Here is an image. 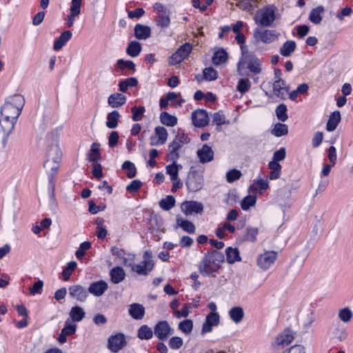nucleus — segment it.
I'll use <instances>...</instances> for the list:
<instances>
[{
	"mask_svg": "<svg viewBox=\"0 0 353 353\" xmlns=\"http://www.w3.org/2000/svg\"><path fill=\"white\" fill-rule=\"evenodd\" d=\"M181 228L185 232L192 234L195 232V226L192 222H176L174 228Z\"/></svg>",
	"mask_w": 353,
	"mask_h": 353,
	"instance_id": "nucleus-57",
	"label": "nucleus"
},
{
	"mask_svg": "<svg viewBox=\"0 0 353 353\" xmlns=\"http://www.w3.org/2000/svg\"><path fill=\"white\" fill-rule=\"evenodd\" d=\"M134 37L140 40H145L151 35V28L145 25L137 23L134 26Z\"/></svg>",
	"mask_w": 353,
	"mask_h": 353,
	"instance_id": "nucleus-25",
	"label": "nucleus"
},
{
	"mask_svg": "<svg viewBox=\"0 0 353 353\" xmlns=\"http://www.w3.org/2000/svg\"><path fill=\"white\" fill-rule=\"evenodd\" d=\"M250 87L251 83L248 79H241L238 82L236 90L241 92V94H244L250 90Z\"/></svg>",
	"mask_w": 353,
	"mask_h": 353,
	"instance_id": "nucleus-55",
	"label": "nucleus"
},
{
	"mask_svg": "<svg viewBox=\"0 0 353 353\" xmlns=\"http://www.w3.org/2000/svg\"><path fill=\"white\" fill-rule=\"evenodd\" d=\"M17 120L10 117H0V141L1 149H4L7 145L8 137L14 130Z\"/></svg>",
	"mask_w": 353,
	"mask_h": 353,
	"instance_id": "nucleus-7",
	"label": "nucleus"
},
{
	"mask_svg": "<svg viewBox=\"0 0 353 353\" xmlns=\"http://www.w3.org/2000/svg\"><path fill=\"white\" fill-rule=\"evenodd\" d=\"M127 97L125 95L115 92L111 94L108 98V103L112 108H117L123 105H124L126 102Z\"/></svg>",
	"mask_w": 353,
	"mask_h": 353,
	"instance_id": "nucleus-23",
	"label": "nucleus"
},
{
	"mask_svg": "<svg viewBox=\"0 0 353 353\" xmlns=\"http://www.w3.org/2000/svg\"><path fill=\"white\" fill-rule=\"evenodd\" d=\"M219 319L220 316L217 312H210L208 314L203 324L202 334L212 332L213 327L219 325Z\"/></svg>",
	"mask_w": 353,
	"mask_h": 353,
	"instance_id": "nucleus-18",
	"label": "nucleus"
},
{
	"mask_svg": "<svg viewBox=\"0 0 353 353\" xmlns=\"http://www.w3.org/2000/svg\"><path fill=\"white\" fill-rule=\"evenodd\" d=\"M72 34L70 30L63 32L59 37L54 41L53 48L57 51L61 50L71 39Z\"/></svg>",
	"mask_w": 353,
	"mask_h": 353,
	"instance_id": "nucleus-28",
	"label": "nucleus"
},
{
	"mask_svg": "<svg viewBox=\"0 0 353 353\" xmlns=\"http://www.w3.org/2000/svg\"><path fill=\"white\" fill-rule=\"evenodd\" d=\"M159 119L162 124L168 127H173L177 123V118L167 112H162L160 114Z\"/></svg>",
	"mask_w": 353,
	"mask_h": 353,
	"instance_id": "nucleus-36",
	"label": "nucleus"
},
{
	"mask_svg": "<svg viewBox=\"0 0 353 353\" xmlns=\"http://www.w3.org/2000/svg\"><path fill=\"white\" fill-rule=\"evenodd\" d=\"M324 12V8L322 6H319L313 8L309 15V19L314 24H319L322 20L321 14Z\"/></svg>",
	"mask_w": 353,
	"mask_h": 353,
	"instance_id": "nucleus-40",
	"label": "nucleus"
},
{
	"mask_svg": "<svg viewBox=\"0 0 353 353\" xmlns=\"http://www.w3.org/2000/svg\"><path fill=\"white\" fill-rule=\"evenodd\" d=\"M226 259L229 264H232L237 261H241L240 252L238 248L228 247L225 249Z\"/></svg>",
	"mask_w": 353,
	"mask_h": 353,
	"instance_id": "nucleus-33",
	"label": "nucleus"
},
{
	"mask_svg": "<svg viewBox=\"0 0 353 353\" xmlns=\"http://www.w3.org/2000/svg\"><path fill=\"white\" fill-rule=\"evenodd\" d=\"M77 325L67 319L65 321L64 327L61 330V333L58 336V341L60 343H64L67 341V336H72L75 334L77 331Z\"/></svg>",
	"mask_w": 353,
	"mask_h": 353,
	"instance_id": "nucleus-19",
	"label": "nucleus"
},
{
	"mask_svg": "<svg viewBox=\"0 0 353 353\" xmlns=\"http://www.w3.org/2000/svg\"><path fill=\"white\" fill-rule=\"evenodd\" d=\"M25 104L24 97L19 94H13L6 98L1 106L0 114L1 117H10L17 120Z\"/></svg>",
	"mask_w": 353,
	"mask_h": 353,
	"instance_id": "nucleus-2",
	"label": "nucleus"
},
{
	"mask_svg": "<svg viewBox=\"0 0 353 353\" xmlns=\"http://www.w3.org/2000/svg\"><path fill=\"white\" fill-rule=\"evenodd\" d=\"M100 143L94 142L91 145L90 150L87 153L88 159L92 164L99 163L102 157L100 152Z\"/></svg>",
	"mask_w": 353,
	"mask_h": 353,
	"instance_id": "nucleus-22",
	"label": "nucleus"
},
{
	"mask_svg": "<svg viewBox=\"0 0 353 353\" xmlns=\"http://www.w3.org/2000/svg\"><path fill=\"white\" fill-rule=\"evenodd\" d=\"M48 191L50 198L53 199L54 197V188H55V176L57 174H50L48 173Z\"/></svg>",
	"mask_w": 353,
	"mask_h": 353,
	"instance_id": "nucleus-58",
	"label": "nucleus"
},
{
	"mask_svg": "<svg viewBox=\"0 0 353 353\" xmlns=\"http://www.w3.org/2000/svg\"><path fill=\"white\" fill-rule=\"evenodd\" d=\"M126 340L124 334L118 332L114 335H111L108 339V347L114 352H118L122 350L126 345Z\"/></svg>",
	"mask_w": 353,
	"mask_h": 353,
	"instance_id": "nucleus-11",
	"label": "nucleus"
},
{
	"mask_svg": "<svg viewBox=\"0 0 353 353\" xmlns=\"http://www.w3.org/2000/svg\"><path fill=\"white\" fill-rule=\"evenodd\" d=\"M294 339V333L290 330H284L277 338L272 345V352H281L282 350L290 343L292 342Z\"/></svg>",
	"mask_w": 353,
	"mask_h": 353,
	"instance_id": "nucleus-10",
	"label": "nucleus"
},
{
	"mask_svg": "<svg viewBox=\"0 0 353 353\" xmlns=\"http://www.w3.org/2000/svg\"><path fill=\"white\" fill-rule=\"evenodd\" d=\"M275 114L279 121L285 122L288 119V108L284 103L279 104L275 109Z\"/></svg>",
	"mask_w": 353,
	"mask_h": 353,
	"instance_id": "nucleus-43",
	"label": "nucleus"
},
{
	"mask_svg": "<svg viewBox=\"0 0 353 353\" xmlns=\"http://www.w3.org/2000/svg\"><path fill=\"white\" fill-rule=\"evenodd\" d=\"M91 247V243L88 241L83 242L80 244L79 248L76 251L75 255L78 259H81L85 254V251Z\"/></svg>",
	"mask_w": 353,
	"mask_h": 353,
	"instance_id": "nucleus-60",
	"label": "nucleus"
},
{
	"mask_svg": "<svg viewBox=\"0 0 353 353\" xmlns=\"http://www.w3.org/2000/svg\"><path fill=\"white\" fill-rule=\"evenodd\" d=\"M143 183L139 179H134L126 186V191L130 193H136L141 188Z\"/></svg>",
	"mask_w": 353,
	"mask_h": 353,
	"instance_id": "nucleus-64",
	"label": "nucleus"
},
{
	"mask_svg": "<svg viewBox=\"0 0 353 353\" xmlns=\"http://www.w3.org/2000/svg\"><path fill=\"white\" fill-rule=\"evenodd\" d=\"M44 283L41 280H39L37 282H35L33 285L30 288L29 292L30 294L32 296H34L36 294H41L42 289L43 288Z\"/></svg>",
	"mask_w": 353,
	"mask_h": 353,
	"instance_id": "nucleus-62",
	"label": "nucleus"
},
{
	"mask_svg": "<svg viewBox=\"0 0 353 353\" xmlns=\"http://www.w3.org/2000/svg\"><path fill=\"white\" fill-rule=\"evenodd\" d=\"M179 328L183 332L188 334L191 332L193 329V322L190 319L183 320L179 323Z\"/></svg>",
	"mask_w": 353,
	"mask_h": 353,
	"instance_id": "nucleus-59",
	"label": "nucleus"
},
{
	"mask_svg": "<svg viewBox=\"0 0 353 353\" xmlns=\"http://www.w3.org/2000/svg\"><path fill=\"white\" fill-rule=\"evenodd\" d=\"M155 137H150V145H160L165 143L168 139V131L163 126H157L154 128Z\"/></svg>",
	"mask_w": 353,
	"mask_h": 353,
	"instance_id": "nucleus-16",
	"label": "nucleus"
},
{
	"mask_svg": "<svg viewBox=\"0 0 353 353\" xmlns=\"http://www.w3.org/2000/svg\"><path fill=\"white\" fill-rule=\"evenodd\" d=\"M228 54L225 50L221 48L216 50L212 56V63L216 65H219L227 61Z\"/></svg>",
	"mask_w": 353,
	"mask_h": 353,
	"instance_id": "nucleus-35",
	"label": "nucleus"
},
{
	"mask_svg": "<svg viewBox=\"0 0 353 353\" xmlns=\"http://www.w3.org/2000/svg\"><path fill=\"white\" fill-rule=\"evenodd\" d=\"M242 56L237 63V72L240 76L245 75V69L255 74L261 72V62L254 54H250L245 46H241Z\"/></svg>",
	"mask_w": 353,
	"mask_h": 353,
	"instance_id": "nucleus-3",
	"label": "nucleus"
},
{
	"mask_svg": "<svg viewBox=\"0 0 353 353\" xmlns=\"http://www.w3.org/2000/svg\"><path fill=\"white\" fill-rule=\"evenodd\" d=\"M213 123L217 126H221L223 124H229L230 121L225 119V114L222 111H219L213 114Z\"/></svg>",
	"mask_w": 353,
	"mask_h": 353,
	"instance_id": "nucleus-56",
	"label": "nucleus"
},
{
	"mask_svg": "<svg viewBox=\"0 0 353 353\" xmlns=\"http://www.w3.org/2000/svg\"><path fill=\"white\" fill-rule=\"evenodd\" d=\"M120 117L117 110H113L107 115L106 126L110 129H114L118 126V121Z\"/></svg>",
	"mask_w": 353,
	"mask_h": 353,
	"instance_id": "nucleus-39",
	"label": "nucleus"
},
{
	"mask_svg": "<svg viewBox=\"0 0 353 353\" xmlns=\"http://www.w3.org/2000/svg\"><path fill=\"white\" fill-rule=\"evenodd\" d=\"M191 169H192V168ZM203 181L202 174L196 170H190L187 176L185 185L190 192H195L203 188Z\"/></svg>",
	"mask_w": 353,
	"mask_h": 353,
	"instance_id": "nucleus-9",
	"label": "nucleus"
},
{
	"mask_svg": "<svg viewBox=\"0 0 353 353\" xmlns=\"http://www.w3.org/2000/svg\"><path fill=\"white\" fill-rule=\"evenodd\" d=\"M81 4L82 0H72L70 8V14L65 19V25L67 27L70 28L74 25L76 21V17L81 13Z\"/></svg>",
	"mask_w": 353,
	"mask_h": 353,
	"instance_id": "nucleus-14",
	"label": "nucleus"
},
{
	"mask_svg": "<svg viewBox=\"0 0 353 353\" xmlns=\"http://www.w3.org/2000/svg\"><path fill=\"white\" fill-rule=\"evenodd\" d=\"M121 168L127 170V176L129 179L134 178L137 174V168L133 163L130 161H125L123 163Z\"/></svg>",
	"mask_w": 353,
	"mask_h": 353,
	"instance_id": "nucleus-47",
	"label": "nucleus"
},
{
	"mask_svg": "<svg viewBox=\"0 0 353 353\" xmlns=\"http://www.w3.org/2000/svg\"><path fill=\"white\" fill-rule=\"evenodd\" d=\"M68 291L70 296L79 302L85 301L88 297V290L80 285L70 286Z\"/></svg>",
	"mask_w": 353,
	"mask_h": 353,
	"instance_id": "nucleus-15",
	"label": "nucleus"
},
{
	"mask_svg": "<svg viewBox=\"0 0 353 353\" xmlns=\"http://www.w3.org/2000/svg\"><path fill=\"white\" fill-rule=\"evenodd\" d=\"M156 25L161 28H168L170 24V18L169 13H166L165 15L161 14L156 17L155 19Z\"/></svg>",
	"mask_w": 353,
	"mask_h": 353,
	"instance_id": "nucleus-52",
	"label": "nucleus"
},
{
	"mask_svg": "<svg viewBox=\"0 0 353 353\" xmlns=\"http://www.w3.org/2000/svg\"><path fill=\"white\" fill-rule=\"evenodd\" d=\"M130 315L136 320H141L145 314V307L140 303H132L129 306Z\"/></svg>",
	"mask_w": 353,
	"mask_h": 353,
	"instance_id": "nucleus-27",
	"label": "nucleus"
},
{
	"mask_svg": "<svg viewBox=\"0 0 353 353\" xmlns=\"http://www.w3.org/2000/svg\"><path fill=\"white\" fill-rule=\"evenodd\" d=\"M176 201L173 196L168 195L159 201V206L164 210H170L175 205Z\"/></svg>",
	"mask_w": 353,
	"mask_h": 353,
	"instance_id": "nucleus-46",
	"label": "nucleus"
},
{
	"mask_svg": "<svg viewBox=\"0 0 353 353\" xmlns=\"http://www.w3.org/2000/svg\"><path fill=\"white\" fill-rule=\"evenodd\" d=\"M242 174L240 170L236 169H232L226 174V179L228 183H233L239 179Z\"/></svg>",
	"mask_w": 353,
	"mask_h": 353,
	"instance_id": "nucleus-61",
	"label": "nucleus"
},
{
	"mask_svg": "<svg viewBox=\"0 0 353 353\" xmlns=\"http://www.w3.org/2000/svg\"><path fill=\"white\" fill-rule=\"evenodd\" d=\"M197 157L201 163H206L214 159V151L211 146L204 144L201 149L196 152Z\"/></svg>",
	"mask_w": 353,
	"mask_h": 353,
	"instance_id": "nucleus-20",
	"label": "nucleus"
},
{
	"mask_svg": "<svg viewBox=\"0 0 353 353\" xmlns=\"http://www.w3.org/2000/svg\"><path fill=\"white\" fill-rule=\"evenodd\" d=\"M131 112L132 113V119L134 121H139L143 117V114L145 112V108L144 106H133L131 108Z\"/></svg>",
	"mask_w": 353,
	"mask_h": 353,
	"instance_id": "nucleus-51",
	"label": "nucleus"
},
{
	"mask_svg": "<svg viewBox=\"0 0 353 353\" xmlns=\"http://www.w3.org/2000/svg\"><path fill=\"white\" fill-rule=\"evenodd\" d=\"M225 257L221 252L214 250L208 252L199 263V270L201 275L209 276L216 272L224 262Z\"/></svg>",
	"mask_w": 353,
	"mask_h": 353,
	"instance_id": "nucleus-1",
	"label": "nucleus"
},
{
	"mask_svg": "<svg viewBox=\"0 0 353 353\" xmlns=\"http://www.w3.org/2000/svg\"><path fill=\"white\" fill-rule=\"evenodd\" d=\"M117 67L121 71L125 68L133 72L136 70V65L132 61L124 60L123 59H120L117 61Z\"/></svg>",
	"mask_w": 353,
	"mask_h": 353,
	"instance_id": "nucleus-45",
	"label": "nucleus"
},
{
	"mask_svg": "<svg viewBox=\"0 0 353 353\" xmlns=\"http://www.w3.org/2000/svg\"><path fill=\"white\" fill-rule=\"evenodd\" d=\"M283 90L288 92L289 87L285 86V81L275 80L273 83V93L274 94L279 98L280 99H285V94Z\"/></svg>",
	"mask_w": 353,
	"mask_h": 353,
	"instance_id": "nucleus-29",
	"label": "nucleus"
},
{
	"mask_svg": "<svg viewBox=\"0 0 353 353\" xmlns=\"http://www.w3.org/2000/svg\"><path fill=\"white\" fill-rule=\"evenodd\" d=\"M138 85V80L135 77H128L123 79L119 83V89L122 92H125L130 87H136Z\"/></svg>",
	"mask_w": 353,
	"mask_h": 353,
	"instance_id": "nucleus-37",
	"label": "nucleus"
},
{
	"mask_svg": "<svg viewBox=\"0 0 353 353\" xmlns=\"http://www.w3.org/2000/svg\"><path fill=\"white\" fill-rule=\"evenodd\" d=\"M254 19L259 26L254 30L251 45L257 50L265 43V8H260L256 12Z\"/></svg>",
	"mask_w": 353,
	"mask_h": 353,
	"instance_id": "nucleus-4",
	"label": "nucleus"
},
{
	"mask_svg": "<svg viewBox=\"0 0 353 353\" xmlns=\"http://www.w3.org/2000/svg\"><path fill=\"white\" fill-rule=\"evenodd\" d=\"M62 152L57 144H52L47 150V159L43 163L47 174H57L59 168Z\"/></svg>",
	"mask_w": 353,
	"mask_h": 353,
	"instance_id": "nucleus-5",
	"label": "nucleus"
},
{
	"mask_svg": "<svg viewBox=\"0 0 353 353\" xmlns=\"http://www.w3.org/2000/svg\"><path fill=\"white\" fill-rule=\"evenodd\" d=\"M181 209L186 215L201 214L203 211V205L201 203L195 201H185L181 205Z\"/></svg>",
	"mask_w": 353,
	"mask_h": 353,
	"instance_id": "nucleus-17",
	"label": "nucleus"
},
{
	"mask_svg": "<svg viewBox=\"0 0 353 353\" xmlns=\"http://www.w3.org/2000/svg\"><path fill=\"white\" fill-rule=\"evenodd\" d=\"M77 263L74 261L68 263L67 266L63 269L62 272L63 279L64 281H66L70 279L72 272L77 268Z\"/></svg>",
	"mask_w": 353,
	"mask_h": 353,
	"instance_id": "nucleus-54",
	"label": "nucleus"
},
{
	"mask_svg": "<svg viewBox=\"0 0 353 353\" xmlns=\"http://www.w3.org/2000/svg\"><path fill=\"white\" fill-rule=\"evenodd\" d=\"M218 78L217 71L212 67L205 68L203 70V79L211 81Z\"/></svg>",
	"mask_w": 353,
	"mask_h": 353,
	"instance_id": "nucleus-49",
	"label": "nucleus"
},
{
	"mask_svg": "<svg viewBox=\"0 0 353 353\" xmlns=\"http://www.w3.org/2000/svg\"><path fill=\"white\" fill-rule=\"evenodd\" d=\"M154 268L153 254L150 250H145L143 255V260L132 266V272L139 275L148 276Z\"/></svg>",
	"mask_w": 353,
	"mask_h": 353,
	"instance_id": "nucleus-6",
	"label": "nucleus"
},
{
	"mask_svg": "<svg viewBox=\"0 0 353 353\" xmlns=\"http://www.w3.org/2000/svg\"><path fill=\"white\" fill-rule=\"evenodd\" d=\"M110 276L111 281L114 284H118L125 279L126 274L121 267L116 266L110 270Z\"/></svg>",
	"mask_w": 353,
	"mask_h": 353,
	"instance_id": "nucleus-26",
	"label": "nucleus"
},
{
	"mask_svg": "<svg viewBox=\"0 0 353 353\" xmlns=\"http://www.w3.org/2000/svg\"><path fill=\"white\" fill-rule=\"evenodd\" d=\"M296 43L292 40H288L280 48V53L283 57H290L296 49Z\"/></svg>",
	"mask_w": 353,
	"mask_h": 353,
	"instance_id": "nucleus-42",
	"label": "nucleus"
},
{
	"mask_svg": "<svg viewBox=\"0 0 353 353\" xmlns=\"http://www.w3.org/2000/svg\"><path fill=\"white\" fill-rule=\"evenodd\" d=\"M230 319L236 324H239L244 318L245 312L240 306L232 307L228 312Z\"/></svg>",
	"mask_w": 353,
	"mask_h": 353,
	"instance_id": "nucleus-30",
	"label": "nucleus"
},
{
	"mask_svg": "<svg viewBox=\"0 0 353 353\" xmlns=\"http://www.w3.org/2000/svg\"><path fill=\"white\" fill-rule=\"evenodd\" d=\"M270 133L276 137L285 136L288 133V127L286 124L276 123L270 130Z\"/></svg>",
	"mask_w": 353,
	"mask_h": 353,
	"instance_id": "nucleus-41",
	"label": "nucleus"
},
{
	"mask_svg": "<svg viewBox=\"0 0 353 353\" xmlns=\"http://www.w3.org/2000/svg\"><path fill=\"white\" fill-rule=\"evenodd\" d=\"M69 316L71 322H80L84 319L85 312L81 307L75 305L71 308Z\"/></svg>",
	"mask_w": 353,
	"mask_h": 353,
	"instance_id": "nucleus-31",
	"label": "nucleus"
},
{
	"mask_svg": "<svg viewBox=\"0 0 353 353\" xmlns=\"http://www.w3.org/2000/svg\"><path fill=\"white\" fill-rule=\"evenodd\" d=\"M280 251L281 249L279 248H277L275 250H266V269L275 263L278 257V254Z\"/></svg>",
	"mask_w": 353,
	"mask_h": 353,
	"instance_id": "nucleus-50",
	"label": "nucleus"
},
{
	"mask_svg": "<svg viewBox=\"0 0 353 353\" xmlns=\"http://www.w3.org/2000/svg\"><path fill=\"white\" fill-rule=\"evenodd\" d=\"M182 168L181 164H177L176 160H173L172 163L165 167L166 173L170 175L171 181H176L179 179V171Z\"/></svg>",
	"mask_w": 353,
	"mask_h": 353,
	"instance_id": "nucleus-34",
	"label": "nucleus"
},
{
	"mask_svg": "<svg viewBox=\"0 0 353 353\" xmlns=\"http://www.w3.org/2000/svg\"><path fill=\"white\" fill-rule=\"evenodd\" d=\"M153 332L147 325H143L139 328L137 336L141 340H149L152 337Z\"/></svg>",
	"mask_w": 353,
	"mask_h": 353,
	"instance_id": "nucleus-44",
	"label": "nucleus"
},
{
	"mask_svg": "<svg viewBox=\"0 0 353 353\" xmlns=\"http://www.w3.org/2000/svg\"><path fill=\"white\" fill-rule=\"evenodd\" d=\"M192 123L195 127L203 128L210 122L208 112L203 109H198L192 112Z\"/></svg>",
	"mask_w": 353,
	"mask_h": 353,
	"instance_id": "nucleus-13",
	"label": "nucleus"
},
{
	"mask_svg": "<svg viewBox=\"0 0 353 353\" xmlns=\"http://www.w3.org/2000/svg\"><path fill=\"white\" fill-rule=\"evenodd\" d=\"M341 113L336 110L332 112L326 124V130L329 132L334 131L341 121Z\"/></svg>",
	"mask_w": 353,
	"mask_h": 353,
	"instance_id": "nucleus-32",
	"label": "nucleus"
},
{
	"mask_svg": "<svg viewBox=\"0 0 353 353\" xmlns=\"http://www.w3.org/2000/svg\"><path fill=\"white\" fill-rule=\"evenodd\" d=\"M256 201V196L254 195L249 194L243 199L241 203V207L243 210H248V209H250L251 206L255 205Z\"/></svg>",
	"mask_w": 353,
	"mask_h": 353,
	"instance_id": "nucleus-53",
	"label": "nucleus"
},
{
	"mask_svg": "<svg viewBox=\"0 0 353 353\" xmlns=\"http://www.w3.org/2000/svg\"><path fill=\"white\" fill-rule=\"evenodd\" d=\"M174 330L166 321H161L157 323L154 328V334L161 341H165L172 335Z\"/></svg>",
	"mask_w": 353,
	"mask_h": 353,
	"instance_id": "nucleus-12",
	"label": "nucleus"
},
{
	"mask_svg": "<svg viewBox=\"0 0 353 353\" xmlns=\"http://www.w3.org/2000/svg\"><path fill=\"white\" fill-rule=\"evenodd\" d=\"M190 139L184 133H179L174 139L169 144V158L171 160H176L179 158V150L183 145L188 144Z\"/></svg>",
	"mask_w": 353,
	"mask_h": 353,
	"instance_id": "nucleus-8",
	"label": "nucleus"
},
{
	"mask_svg": "<svg viewBox=\"0 0 353 353\" xmlns=\"http://www.w3.org/2000/svg\"><path fill=\"white\" fill-rule=\"evenodd\" d=\"M142 47L139 42L137 41H132L129 43L126 48V53L132 57H136L139 56Z\"/></svg>",
	"mask_w": 353,
	"mask_h": 353,
	"instance_id": "nucleus-38",
	"label": "nucleus"
},
{
	"mask_svg": "<svg viewBox=\"0 0 353 353\" xmlns=\"http://www.w3.org/2000/svg\"><path fill=\"white\" fill-rule=\"evenodd\" d=\"M52 222H39V224L34 225L32 228V231L37 235H39L41 232L46 229H48L51 225Z\"/></svg>",
	"mask_w": 353,
	"mask_h": 353,
	"instance_id": "nucleus-63",
	"label": "nucleus"
},
{
	"mask_svg": "<svg viewBox=\"0 0 353 353\" xmlns=\"http://www.w3.org/2000/svg\"><path fill=\"white\" fill-rule=\"evenodd\" d=\"M107 289V283L101 280L91 283L88 289V292L95 296H101L104 294Z\"/></svg>",
	"mask_w": 353,
	"mask_h": 353,
	"instance_id": "nucleus-21",
	"label": "nucleus"
},
{
	"mask_svg": "<svg viewBox=\"0 0 353 353\" xmlns=\"http://www.w3.org/2000/svg\"><path fill=\"white\" fill-rule=\"evenodd\" d=\"M338 316L341 321L347 323L352 320L353 312L349 307H344L339 310Z\"/></svg>",
	"mask_w": 353,
	"mask_h": 353,
	"instance_id": "nucleus-48",
	"label": "nucleus"
},
{
	"mask_svg": "<svg viewBox=\"0 0 353 353\" xmlns=\"http://www.w3.org/2000/svg\"><path fill=\"white\" fill-rule=\"evenodd\" d=\"M276 11L277 8L274 5L266 6V27L272 26L274 21L281 18V15Z\"/></svg>",
	"mask_w": 353,
	"mask_h": 353,
	"instance_id": "nucleus-24",
	"label": "nucleus"
}]
</instances>
